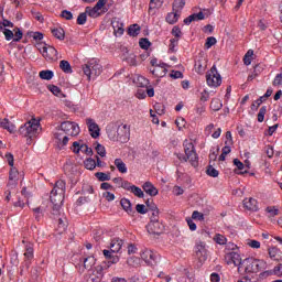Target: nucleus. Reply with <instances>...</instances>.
Here are the masks:
<instances>
[{"instance_id": "13", "label": "nucleus", "mask_w": 282, "mask_h": 282, "mask_svg": "<svg viewBox=\"0 0 282 282\" xmlns=\"http://www.w3.org/2000/svg\"><path fill=\"white\" fill-rule=\"evenodd\" d=\"M42 56L45 61H58V51L54 46L48 45L44 48V54Z\"/></svg>"}, {"instance_id": "20", "label": "nucleus", "mask_w": 282, "mask_h": 282, "mask_svg": "<svg viewBox=\"0 0 282 282\" xmlns=\"http://www.w3.org/2000/svg\"><path fill=\"white\" fill-rule=\"evenodd\" d=\"M24 257L26 258L25 268H26V270H29L30 269V260L34 258V248H32V246H30V245L26 246Z\"/></svg>"}, {"instance_id": "3", "label": "nucleus", "mask_w": 282, "mask_h": 282, "mask_svg": "<svg viewBox=\"0 0 282 282\" xmlns=\"http://www.w3.org/2000/svg\"><path fill=\"white\" fill-rule=\"evenodd\" d=\"M183 147H184V154L178 153L176 154V158L181 161V162H189L192 164V166L197 167L199 165V156H197V152L195 151V144H193V142L185 140L183 142Z\"/></svg>"}, {"instance_id": "16", "label": "nucleus", "mask_w": 282, "mask_h": 282, "mask_svg": "<svg viewBox=\"0 0 282 282\" xmlns=\"http://www.w3.org/2000/svg\"><path fill=\"white\" fill-rule=\"evenodd\" d=\"M194 67H195V72H197V74H204V72H206V67H207L206 57L200 56L195 62Z\"/></svg>"}, {"instance_id": "41", "label": "nucleus", "mask_w": 282, "mask_h": 282, "mask_svg": "<svg viewBox=\"0 0 282 282\" xmlns=\"http://www.w3.org/2000/svg\"><path fill=\"white\" fill-rule=\"evenodd\" d=\"M131 193H133V195H135V197L142 198L144 197V192L142 191V188L132 185V188L130 189Z\"/></svg>"}, {"instance_id": "34", "label": "nucleus", "mask_w": 282, "mask_h": 282, "mask_svg": "<svg viewBox=\"0 0 282 282\" xmlns=\"http://www.w3.org/2000/svg\"><path fill=\"white\" fill-rule=\"evenodd\" d=\"M84 165L88 171H94L96 169V160L88 158L84 161Z\"/></svg>"}, {"instance_id": "6", "label": "nucleus", "mask_w": 282, "mask_h": 282, "mask_svg": "<svg viewBox=\"0 0 282 282\" xmlns=\"http://www.w3.org/2000/svg\"><path fill=\"white\" fill-rule=\"evenodd\" d=\"M83 72L87 79L91 80V78H98L102 74V65L93 59L83 66Z\"/></svg>"}, {"instance_id": "7", "label": "nucleus", "mask_w": 282, "mask_h": 282, "mask_svg": "<svg viewBox=\"0 0 282 282\" xmlns=\"http://www.w3.org/2000/svg\"><path fill=\"white\" fill-rule=\"evenodd\" d=\"M61 131L66 135L76 137L80 133V127L74 121H63L59 126Z\"/></svg>"}, {"instance_id": "54", "label": "nucleus", "mask_w": 282, "mask_h": 282, "mask_svg": "<svg viewBox=\"0 0 282 282\" xmlns=\"http://www.w3.org/2000/svg\"><path fill=\"white\" fill-rule=\"evenodd\" d=\"M15 34H13V41L14 43H19V41H21V39H23V31H21V29L17 28L15 29Z\"/></svg>"}, {"instance_id": "62", "label": "nucleus", "mask_w": 282, "mask_h": 282, "mask_svg": "<svg viewBox=\"0 0 282 282\" xmlns=\"http://www.w3.org/2000/svg\"><path fill=\"white\" fill-rule=\"evenodd\" d=\"M88 202H91V198L89 196L79 197L76 202L77 206H83V204H88Z\"/></svg>"}, {"instance_id": "53", "label": "nucleus", "mask_w": 282, "mask_h": 282, "mask_svg": "<svg viewBox=\"0 0 282 282\" xmlns=\"http://www.w3.org/2000/svg\"><path fill=\"white\" fill-rule=\"evenodd\" d=\"M263 97L258 98L252 105H251V109L252 111H257V109H259V107H261V105L263 104Z\"/></svg>"}, {"instance_id": "12", "label": "nucleus", "mask_w": 282, "mask_h": 282, "mask_svg": "<svg viewBox=\"0 0 282 282\" xmlns=\"http://www.w3.org/2000/svg\"><path fill=\"white\" fill-rule=\"evenodd\" d=\"M19 185V170L17 167H11L9 172V188H17Z\"/></svg>"}, {"instance_id": "48", "label": "nucleus", "mask_w": 282, "mask_h": 282, "mask_svg": "<svg viewBox=\"0 0 282 282\" xmlns=\"http://www.w3.org/2000/svg\"><path fill=\"white\" fill-rule=\"evenodd\" d=\"M86 12L88 14V17H93L94 19H96V17H99V11L98 9H96V7L94 8H86Z\"/></svg>"}, {"instance_id": "38", "label": "nucleus", "mask_w": 282, "mask_h": 282, "mask_svg": "<svg viewBox=\"0 0 282 282\" xmlns=\"http://www.w3.org/2000/svg\"><path fill=\"white\" fill-rule=\"evenodd\" d=\"M252 56H254V51L249 50L243 57L245 65H251Z\"/></svg>"}, {"instance_id": "43", "label": "nucleus", "mask_w": 282, "mask_h": 282, "mask_svg": "<svg viewBox=\"0 0 282 282\" xmlns=\"http://www.w3.org/2000/svg\"><path fill=\"white\" fill-rule=\"evenodd\" d=\"M206 252V243L205 242H198L196 245V254L199 257V254H204Z\"/></svg>"}, {"instance_id": "64", "label": "nucleus", "mask_w": 282, "mask_h": 282, "mask_svg": "<svg viewBox=\"0 0 282 282\" xmlns=\"http://www.w3.org/2000/svg\"><path fill=\"white\" fill-rule=\"evenodd\" d=\"M127 61H128L129 65H132V66L138 65V61L135 59V55L134 54H130L127 57Z\"/></svg>"}, {"instance_id": "10", "label": "nucleus", "mask_w": 282, "mask_h": 282, "mask_svg": "<svg viewBox=\"0 0 282 282\" xmlns=\"http://www.w3.org/2000/svg\"><path fill=\"white\" fill-rule=\"evenodd\" d=\"M141 259H143L148 265H155V263H158V253L145 249L141 252Z\"/></svg>"}, {"instance_id": "11", "label": "nucleus", "mask_w": 282, "mask_h": 282, "mask_svg": "<svg viewBox=\"0 0 282 282\" xmlns=\"http://www.w3.org/2000/svg\"><path fill=\"white\" fill-rule=\"evenodd\" d=\"M86 124L88 127V131L91 138L94 139L100 138V127L98 126V123H96V121H94V119L91 118L86 119Z\"/></svg>"}, {"instance_id": "24", "label": "nucleus", "mask_w": 282, "mask_h": 282, "mask_svg": "<svg viewBox=\"0 0 282 282\" xmlns=\"http://www.w3.org/2000/svg\"><path fill=\"white\" fill-rule=\"evenodd\" d=\"M116 36H122L124 34V25L120 22H112Z\"/></svg>"}, {"instance_id": "28", "label": "nucleus", "mask_w": 282, "mask_h": 282, "mask_svg": "<svg viewBox=\"0 0 282 282\" xmlns=\"http://www.w3.org/2000/svg\"><path fill=\"white\" fill-rule=\"evenodd\" d=\"M47 89H50L51 93H52L54 96H57L58 98H65V95L63 94V91L61 90V88H59L58 86L48 85V86H47Z\"/></svg>"}, {"instance_id": "56", "label": "nucleus", "mask_w": 282, "mask_h": 282, "mask_svg": "<svg viewBox=\"0 0 282 282\" xmlns=\"http://www.w3.org/2000/svg\"><path fill=\"white\" fill-rule=\"evenodd\" d=\"M102 197L107 200V202H113V199H116V195L111 192H104L102 193Z\"/></svg>"}, {"instance_id": "46", "label": "nucleus", "mask_w": 282, "mask_h": 282, "mask_svg": "<svg viewBox=\"0 0 282 282\" xmlns=\"http://www.w3.org/2000/svg\"><path fill=\"white\" fill-rule=\"evenodd\" d=\"M213 45H217V39L215 36H209L206 39L205 47L207 50H210Z\"/></svg>"}, {"instance_id": "33", "label": "nucleus", "mask_w": 282, "mask_h": 282, "mask_svg": "<svg viewBox=\"0 0 282 282\" xmlns=\"http://www.w3.org/2000/svg\"><path fill=\"white\" fill-rule=\"evenodd\" d=\"M221 107H224V105L221 104L220 99H217V98L212 99L210 109H213V111H219Z\"/></svg>"}, {"instance_id": "22", "label": "nucleus", "mask_w": 282, "mask_h": 282, "mask_svg": "<svg viewBox=\"0 0 282 282\" xmlns=\"http://www.w3.org/2000/svg\"><path fill=\"white\" fill-rule=\"evenodd\" d=\"M94 265H96V258H94V256H89L87 258L84 259V269L82 270V272H85V270H91V268H94Z\"/></svg>"}, {"instance_id": "29", "label": "nucleus", "mask_w": 282, "mask_h": 282, "mask_svg": "<svg viewBox=\"0 0 282 282\" xmlns=\"http://www.w3.org/2000/svg\"><path fill=\"white\" fill-rule=\"evenodd\" d=\"M107 268H109L107 262H104L102 264H99L96 267L95 272L97 273V279H102V276L105 274L104 272H105V270H107Z\"/></svg>"}, {"instance_id": "27", "label": "nucleus", "mask_w": 282, "mask_h": 282, "mask_svg": "<svg viewBox=\"0 0 282 282\" xmlns=\"http://www.w3.org/2000/svg\"><path fill=\"white\" fill-rule=\"evenodd\" d=\"M186 6V0H174L173 2V12L182 13V10Z\"/></svg>"}, {"instance_id": "45", "label": "nucleus", "mask_w": 282, "mask_h": 282, "mask_svg": "<svg viewBox=\"0 0 282 282\" xmlns=\"http://www.w3.org/2000/svg\"><path fill=\"white\" fill-rule=\"evenodd\" d=\"M139 45H140L141 50H149V47H151V42L149 41V39L142 37L139 41Z\"/></svg>"}, {"instance_id": "58", "label": "nucleus", "mask_w": 282, "mask_h": 282, "mask_svg": "<svg viewBox=\"0 0 282 282\" xmlns=\"http://www.w3.org/2000/svg\"><path fill=\"white\" fill-rule=\"evenodd\" d=\"M35 47L39 50V52H41L42 55L45 53V50H47V45L43 42H37Z\"/></svg>"}, {"instance_id": "30", "label": "nucleus", "mask_w": 282, "mask_h": 282, "mask_svg": "<svg viewBox=\"0 0 282 282\" xmlns=\"http://www.w3.org/2000/svg\"><path fill=\"white\" fill-rule=\"evenodd\" d=\"M115 166L118 169L119 173H127V164L122 159H116Z\"/></svg>"}, {"instance_id": "32", "label": "nucleus", "mask_w": 282, "mask_h": 282, "mask_svg": "<svg viewBox=\"0 0 282 282\" xmlns=\"http://www.w3.org/2000/svg\"><path fill=\"white\" fill-rule=\"evenodd\" d=\"M40 78L42 80H52V78H54V72H52V70H42V72H40Z\"/></svg>"}, {"instance_id": "39", "label": "nucleus", "mask_w": 282, "mask_h": 282, "mask_svg": "<svg viewBox=\"0 0 282 282\" xmlns=\"http://www.w3.org/2000/svg\"><path fill=\"white\" fill-rule=\"evenodd\" d=\"M84 197H89V195H94V186L84 185L82 188Z\"/></svg>"}, {"instance_id": "8", "label": "nucleus", "mask_w": 282, "mask_h": 282, "mask_svg": "<svg viewBox=\"0 0 282 282\" xmlns=\"http://www.w3.org/2000/svg\"><path fill=\"white\" fill-rule=\"evenodd\" d=\"M206 80L208 87H219L221 85V75L217 72V66L214 65L206 74Z\"/></svg>"}, {"instance_id": "60", "label": "nucleus", "mask_w": 282, "mask_h": 282, "mask_svg": "<svg viewBox=\"0 0 282 282\" xmlns=\"http://www.w3.org/2000/svg\"><path fill=\"white\" fill-rule=\"evenodd\" d=\"M170 77L176 80L177 78H184V74L180 70H172Z\"/></svg>"}, {"instance_id": "15", "label": "nucleus", "mask_w": 282, "mask_h": 282, "mask_svg": "<svg viewBox=\"0 0 282 282\" xmlns=\"http://www.w3.org/2000/svg\"><path fill=\"white\" fill-rule=\"evenodd\" d=\"M142 188L144 193H147V195H150V197H156V195L160 194V191L158 189V187H155V185H153V183L149 181L142 185Z\"/></svg>"}, {"instance_id": "47", "label": "nucleus", "mask_w": 282, "mask_h": 282, "mask_svg": "<svg viewBox=\"0 0 282 282\" xmlns=\"http://www.w3.org/2000/svg\"><path fill=\"white\" fill-rule=\"evenodd\" d=\"M207 175L209 177H219V171H217L213 165H209L206 171Z\"/></svg>"}, {"instance_id": "14", "label": "nucleus", "mask_w": 282, "mask_h": 282, "mask_svg": "<svg viewBox=\"0 0 282 282\" xmlns=\"http://www.w3.org/2000/svg\"><path fill=\"white\" fill-rule=\"evenodd\" d=\"M226 260L228 264L234 263V265L238 268L241 265V263H243L241 262V256L235 251L227 253Z\"/></svg>"}, {"instance_id": "19", "label": "nucleus", "mask_w": 282, "mask_h": 282, "mask_svg": "<svg viewBox=\"0 0 282 282\" xmlns=\"http://www.w3.org/2000/svg\"><path fill=\"white\" fill-rule=\"evenodd\" d=\"M272 274H274L275 276H282V263L274 267L271 271L262 272L261 276H272Z\"/></svg>"}, {"instance_id": "31", "label": "nucleus", "mask_w": 282, "mask_h": 282, "mask_svg": "<svg viewBox=\"0 0 282 282\" xmlns=\"http://www.w3.org/2000/svg\"><path fill=\"white\" fill-rule=\"evenodd\" d=\"M141 28L138 24H132L128 28L129 36H138L140 34Z\"/></svg>"}, {"instance_id": "36", "label": "nucleus", "mask_w": 282, "mask_h": 282, "mask_svg": "<svg viewBox=\"0 0 282 282\" xmlns=\"http://www.w3.org/2000/svg\"><path fill=\"white\" fill-rule=\"evenodd\" d=\"M214 241H216V243H218L219 246H226L228 239L225 238L224 235L217 234V235L214 237Z\"/></svg>"}, {"instance_id": "26", "label": "nucleus", "mask_w": 282, "mask_h": 282, "mask_svg": "<svg viewBox=\"0 0 282 282\" xmlns=\"http://www.w3.org/2000/svg\"><path fill=\"white\" fill-rule=\"evenodd\" d=\"M59 68L62 69V72H64V74H72V72H74L69 62L65 59H62L59 62Z\"/></svg>"}, {"instance_id": "35", "label": "nucleus", "mask_w": 282, "mask_h": 282, "mask_svg": "<svg viewBox=\"0 0 282 282\" xmlns=\"http://www.w3.org/2000/svg\"><path fill=\"white\" fill-rule=\"evenodd\" d=\"M95 177H97V180H99V182H109V180H111V175L104 173V172H97L95 174Z\"/></svg>"}, {"instance_id": "5", "label": "nucleus", "mask_w": 282, "mask_h": 282, "mask_svg": "<svg viewBox=\"0 0 282 282\" xmlns=\"http://www.w3.org/2000/svg\"><path fill=\"white\" fill-rule=\"evenodd\" d=\"M110 129H111V126H108L107 133L110 140H113L115 142H121L122 144H124L126 142H129V138L131 135V128L128 124H120L117 128V135H111V132H109Z\"/></svg>"}, {"instance_id": "63", "label": "nucleus", "mask_w": 282, "mask_h": 282, "mask_svg": "<svg viewBox=\"0 0 282 282\" xmlns=\"http://www.w3.org/2000/svg\"><path fill=\"white\" fill-rule=\"evenodd\" d=\"M172 34H173V36H175V39H181L182 30L180 29V26H173Z\"/></svg>"}, {"instance_id": "37", "label": "nucleus", "mask_w": 282, "mask_h": 282, "mask_svg": "<svg viewBox=\"0 0 282 282\" xmlns=\"http://www.w3.org/2000/svg\"><path fill=\"white\" fill-rule=\"evenodd\" d=\"M95 151L97 152L98 155H100V158H105L107 155V150L100 143L96 144Z\"/></svg>"}, {"instance_id": "4", "label": "nucleus", "mask_w": 282, "mask_h": 282, "mask_svg": "<svg viewBox=\"0 0 282 282\" xmlns=\"http://www.w3.org/2000/svg\"><path fill=\"white\" fill-rule=\"evenodd\" d=\"M39 127H41V121L36 120V118H32L19 128V133L22 138L32 140V138L39 135Z\"/></svg>"}, {"instance_id": "21", "label": "nucleus", "mask_w": 282, "mask_h": 282, "mask_svg": "<svg viewBox=\"0 0 282 282\" xmlns=\"http://www.w3.org/2000/svg\"><path fill=\"white\" fill-rule=\"evenodd\" d=\"M120 205L123 208V210H126V213H128V215H133L135 213L133 210V207H131V200H129L127 198H122L120 200Z\"/></svg>"}, {"instance_id": "55", "label": "nucleus", "mask_w": 282, "mask_h": 282, "mask_svg": "<svg viewBox=\"0 0 282 282\" xmlns=\"http://www.w3.org/2000/svg\"><path fill=\"white\" fill-rule=\"evenodd\" d=\"M273 87H281L282 85V73L278 74L272 83Z\"/></svg>"}, {"instance_id": "9", "label": "nucleus", "mask_w": 282, "mask_h": 282, "mask_svg": "<svg viewBox=\"0 0 282 282\" xmlns=\"http://www.w3.org/2000/svg\"><path fill=\"white\" fill-rule=\"evenodd\" d=\"M150 235H162L164 232V225L160 223V219L153 218L147 226Z\"/></svg>"}, {"instance_id": "57", "label": "nucleus", "mask_w": 282, "mask_h": 282, "mask_svg": "<svg viewBox=\"0 0 282 282\" xmlns=\"http://www.w3.org/2000/svg\"><path fill=\"white\" fill-rule=\"evenodd\" d=\"M79 149H82L80 151H83V153H86V155H94V150H91V148H88L87 144H82Z\"/></svg>"}, {"instance_id": "49", "label": "nucleus", "mask_w": 282, "mask_h": 282, "mask_svg": "<svg viewBox=\"0 0 282 282\" xmlns=\"http://www.w3.org/2000/svg\"><path fill=\"white\" fill-rule=\"evenodd\" d=\"M62 19H66V21H72L74 19V14H72V11L63 10L61 13Z\"/></svg>"}, {"instance_id": "17", "label": "nucleus", "mask_w": 282, "mask_h": 282, "mask_svg": "<svg viewBox=\"0 0 282 282\" xmlns=\"http://www.w3.org/2000/svg\"><path fill=\"white\" fill-rule=\"evenodd\" d=\"M243 206L247 210H252L253 213H257V210H259L258 202L252 197L246 198L243 200Z\"/></svg>"}, {"instance_id": "23", "label": "nucleus", "mask_w": 282, "mask_h": 282, "mask_svg": "<svg viewBox=\"0 0 282 282\" xmlns=\"http://www.w3.org/2000/svg\"><path fill=\"white\" fill-rule=\"evenodd\" d=\"M53 36L58 41H65V30L63 28H55L51 30Z\"/></svg>"}, {"instance_id": "1", "label": "nucleus", "mask_w": 282, "mask_h": 282, "mask_svg": "<svg viewBox=\"0 0 282 282\" xmlns=\"http://www.w3.org/2000/svg\"><path fill=\"white\" fill-rule=\"evenodd\" d=\"M65 191H66V183L63 180L57 181L53 189L51 191L50 199H51V203L53 204V209H52L53 215H58V213H61L63 202H65Z\"/></svg>"}, {"instance_id": "44", "label": "nucleus", "mask_w": 282, "mask_h": 282, "mask_svg": "<svg viewBox=\"0 0 282 282\" xmlns=\"http://www.w3.org/2000/svg\"><path fill=\"white\" fill-rule=\"evenodd\" d=\"M55 139L58 140V142H62L63 147H66L67 142H69V138L67 135H64L56 132L55 133Z\"/></svg>"}, {"instance_id": "40", "label": "nucleus", "mask_w": 282, "mask_h": 282, "mask_svg": "<svg viewBox=\"0 0 282 282\" xmlns=\"http://www.w3.org/2000/svg\"><path fill=\"white\" fill-rule=\"evenodd\" d=\"M265 113H268V107L262 106L258 112V122L265 120Z\"/></svg>"}, {"instance_id": "2", "label": "nucleus", "mask_w": 282, "mask_h": 282, "mask_svg": "<svg viewBox=\"0 0 282 282\" xmlns=\"http://www.w3.org/2000/svg\"><path fill=\"white\" fill-rule=\"evenodd\" d=\"M268 263L264 260H259L254 258H247L238 267V272H245L246 274H257L261 270H265Z\"/></svg>"}, {"instance_id": "42", "label": "nucleus", "mask_w": 282, "mask_h": 282, "mask_svg": "<svg viewBox=\"0 0 282 282\" xmlns=\"http://www.w3.org/2000/svg\"><path fill=\"white\" fill-rule=\"evenodd\" d=\"M265 213H268L269 217H276L279 215V208L276 206H269L265 208Z\"/></svg>"}, {"instance_id": "18", "label": "nucleus", "mask_w": 282, "mask_h": 282, "mask_svg": "<svg viewBox=\"0 0 282 282\" xmlns=\"http://www.w3.org/2000/svg\"><path fill=\"white\" fill-rule=\"evenodd\" d=\"M124 242L122 241V239L120 238H115L111 240L109 249L111 250V252L113 253H118L120 252V250H122V245Z\"/></svg>"}, {"instance_id": "25", "label": "nucleus", "mask_w": 282, "mask_h": 282, "mask_svg": "<svg viewBox=\"0 0 282 282\" xmlns=\"http://www.w3.org/2000/svg\"><path fill=\"white\" fill-rule=\"evenodd\" d=\"M180 11H173L166 15V21L170 23V25H174L176 21L180 19Z\"/></svg>"}, {"instance_id": "59", "label": "nucleus", "mask_w": 282, "mask_h": 282, "mask_svg": "<svg viewBox=\"0 0 282 282\" xmlns=\"http://www.w3.org/2000/svg\"><path fill=\"white\" fill-rule=\"evenodd\" d=\"M276 254H279V249L276 247L269 248L270 259H276Z\"/></svg>"}, {"instance_id": "51", "label": "nucleus", "mask_w": 282, "mask_h": 282, "mask_svg": "<svg viewBox=\"0 0 282 282\" xmlns=\"http://www.w3.org/2000/svg\"><path fill=\"white\" fill-rule=\"evenodd\" d=\"M192 219H195L196 221H204V214L199 213L198 210H194L192 214Z\"/></svg>"}, {"instance_id": "61", "label": "nucleus", "mask_w": 282, "mask_h": 282, "mask_svg": "<svg viewBox=\"0 0 282 282\" xmlns=\"http://www.w3.org/2000/svg\"><path fill=\"white\" fill-rule=\"evenodd\" d=\"M135 210L137 213H139L140 215H147L148 210H147V206L142 205V204H138L135 206Z\"/></svg>"}, {"instance_id": "52", "label": "nucleus", "mask_w": 282, "mask_h": 282, "mask_svg": "<svg viewBox=\"0 0 282 282\" xmlns=\"http://www.w3.org/2000/svg\"><path fill=\"white\" fill-rule=\"evenodd\" d=\"M3 34H4L6 41H12V39H14V32H12V30L10 29H4Z\"/></svg>"}, {"instance_id": "50", "label": "nucleus", "mask_w": 282, "mask_h": 282, "mask_svg": "<svg viewBox=\"0 0 282 282\" xmlns=\"http://www.w3.org/2000/svg\"><path fill=\"white\" fill-rule=\"evenodd\" d=\"M87 23V13H80L77 18V24L78 25H85Z\"/></svg>"}]
</instances>
